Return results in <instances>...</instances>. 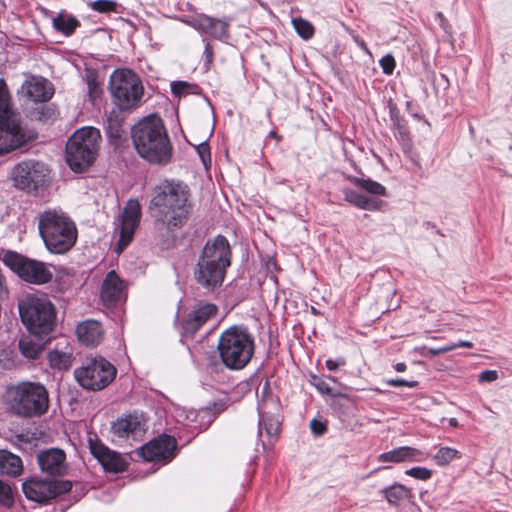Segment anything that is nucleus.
Listing matches in <instances>:
<instances>
[{
  "label": "nucleus",
  "mask_w": 512,
  "mask_h": 512,
  "mask_svg": "<svg viewBox=\"0 0 512 512\" xmlns=\"http://www.w3.org/2000/svg\"><path fill=\"white\" fill-rule=\"evenodd\" d=\"M190 189L174 179H164L151 191L148 211L158 229L174 232L188 222L193 205Z\"/></svg>",
  "instance_id": "1"
},
{
  "label": "nucleus",
  "mask_w": 512,
  "mask_h": 512,
  "mask_svg": "<svg viewBox=\"0 0 512 512\" xmlns=\"http://www.w3.org/2000/svg\"><path fill=\"white\" fill-rule=\"evenodd\" d=\"M231 248L227 238L217 235L204 245L194 267L195 281L205 290L214 291L225 279L231 265Z\"/></svg>",
  "instance_id": "2"
},
{
  "label": "nucleus",
  "mask_w": 512,
  "mask_h": 512,
  "mask_svg": "<svg viewBox=\"0 0 512 512\" xmlns=\"http://www.w3.org/2000/svg\"><path fill=\"white\" fill-rule=\"evenodd\" d=\"M39 234L52 254H66L77 242L78 230L71 217L60 209H46L37 215Z\"/></svg>",
  "instance_id": "3"
},
{
  "label": "nucleus",
  "mask_w": 512,
  "mask_h": 512,
  "mask_svg": "<svg viewBox=\"0 0 512 512\" xmlns=\"http://www.w3.org/2000/svg\"><path fill=\"white\" fill-rule=\"evenodd\" d=\"M217 349L227 368L240 370L250 362L254 354V337L247 327L233 325L221 333Z\"/></svg>",
  "instance_id": "4"
},
{
  "label": "nucleus",
  "mask_w": 512,
  "mask_h": 512,
  "mask_svg": "<svg viewBox=\"0 0 512 512\" xmlns=\"http://www.w3.org/2000/svg\"><path fill=\"white\" fill-rule=\"evenodd\" d=\"M22 323L28 332L50 335L56 324V309L45 295L27 294L18 302Z\"/></svg>",
  "instance_id": "5"
},
{
  "label": "nucleus",
  "mask_w": 512,
  "mask_h": 512,
  "mask_svg": "<svg viewBox=\"0 0 512 512\" xmlns=\"http://www.w3.org/2000/svg\"><path fill=\"white\" fill-rule=\"evenodd\" d=\"M100 140V130H75L68 138L65 161L74 173H85L94 164Z\"/></svg>",
  "instance_id": "6"
},
{
  "label": "nucleus",
  "mask_w": 512,
  "mask_h": 512,
  "mask_svg": "<svg viewBox=\"0 0 512 512\" xmlns=\"http://www.w3.org/2000/svg\"><path fill=\"white\" fill-rule=\"evenodd\" d=\"M108 89L115 106L121 109L138 107L144 96L140 77L131 69L119 68L112 72Z\"/></svg>",
  "instance_id": "7"
},
{
  "label": "nucleus",
  "mask_w": 512,
  "mask_h": 512,
  "mask_svg": "<svg viewBox=\"0 0 512 512\" xmlns=\"http://www.w3.org/2000/svg\"><path fill=\"white\" fill-rule=\"evenodd\" d=\"M137 153L151 164L167 165L172 159V144L166 130H131Z\"/></svg>",
  "instance_id": "8"
},
{
  "label": "nucleus",
  "mask_w": 512,
  "mask_h": 512,
  "mask_svg": "<svg viewBox=\"0 0 512 512\" xmlns=\"http://www.w3.org/2000/svg\"><path fill=\"white\" fill-rule=\"evenodd\" d=\"M12 408L24 417L44 414L49 407L48 392L44 385L36 382H22L10 388Z\"/></svg>",
  "instance_id": "9"
},
{
  "label": "nucleus",
  "mask_w": 512,
  "mask_h": 512,
  "mask_svg": "<svg viewBox=\"0 0 512 512\" xmlns=\"http://www.w3.org/2000/svg\"><path fill=\"white\" fill-rule=\"evenodd\" d=\"M115 366L103 357L87 359L82 366L74 371L78 384L91 391L106 388L116 377Z\"/></svg>",
  "instance_id": "10"
},
{
  "label": "nucleus",
  "mask_w": 512,
  "mask_h": 512,
  "mask_svg": "<svg viewBox=\"0 0 512 512\" xmlns=\"http://www.w3.org/2000/svg\"><path fill=\"white\" fill-rule=\"evenodd\" d=\"M11 176L17 189L27 193L38 192L50 183L51 168L42 161L27 159L13 167Z\"/></svg>",
  "instance_id": "11"
},
{
  "label": "nucleus",
  "mask_w": 512,
  "mask_h": 512,
  "mask_svg": "<svg viewBox=\"0 0 512 512\" xmlns=\"http://www.w3.org/2000/svg\"><path fill=\"white\" fill-rule=\"evenodd\" d=\"M3 262L22 280L31 284H46L53 278V273L46 263L17 252L7 251L3 256Z\"/></svg>",
  "instance_id": "12"
},
{
  "label": "nucleus",
  "mask_w": 512,
  "mask_h": 512,
  "mask_svg": "<svg viewBox=\"0 0 512 512\" xmlns=\"http://www.w3.org/2000/svg\"><path fill=\"white\" fill-rule=\"evenodd\" d=\"M72 489L69 480L47 481L42 479L27 480L22 484V490L27 499L45 503L68 493Z\"/></svg>",
  "instance_id": "13"
},
{
  "label": "nucleus",
  "mask_w": 512,
  "mask_h": 512,
  "mask_svg": "<svg viewBox=\"0 0 512 512\" xmlns=\"http://www.w3.org/2000/svg\"><path fill=\"white\" fill-rule=\"evenodd\" d=\"M177 443L174 437L162 435L137 449V455L149 462H169L176 454Z\"/></svg>",
  "instance_id": "14"
},
{
  "label": "nucleus",
  "mask_w": 512,
  "mask_h": 512,
  "mask_svg": "<svg viewBox=\"0 0 512 512\" xmlns=\"http://www.w3.org/2000/svg\"><path fill=\"white\" fill-rule=\"evenodd\" d=\"M88 447L90 453L106 472L120 473L126 470L128 464L125 458L120 453L104 445L96 435L89 437Z\"/></svg>",
  "instance_id": "15"
},
{
  "label": "nucleus",
  "mask_w": 512,
  "mask_h": 512,
  "mask_svg": "<svg viewBox=\"0 0 512 512\" xmlns=\"http://www.w3.org/2000/svg\"><path fill=\"white\" fill-rule=\"evenodd\" d=\"M141 219V205L137 199H130L122 213L120 224V239L116 245V251L120 253L132 240L135 230Z\"/></svg>",
  "instance_id": "16"
},
{
  "label": "nucleus",
  "mask_w": 512,
  "mask_h": 512,
  "mask_svg": "<svg viewBox=\"0 0 512 512\" xmlns=\"http://www.w3.org/2000/svg\"><path fill=\"white\" fill-rule=\"evenodd\" d=\"M186 23L198 32L208 34L220 41H227L230 37L229 27L231 18L229 17L218 19L205 14H199L189 19Z\"/></svg>",
  "instance_id": "17"
},
{
  "label": "nucleus",
  "mask_w": 512,
  "mask_h": 512,
  "mask_svg": "<svg viewBox=\"0 0 512 512\" xmlns=\"http://www.w3.org/2000/svg\"><path fill=\"white\" fill-rule=\"evenodd\" d=\"M37 463L42 473L51 477H62L68 472L66 453L59 448L41 450L37 454Z\"/></svg>",
  "instance_id": "18"
},
{
  "label": "nucleus",
  "mask_w": 512,
  "mask_h": 512,
  "mask_svg": "<svg viewBox=\"0 0 512 512\" xmlns=\"http://www.w3.org/2000/svg\"><path fill=\"white\" fill-rule=\"evenodd\" d=\"M100 299L108 308H114L126 300L125 282L114 270L109 271L103 280Z\"/></svg>",
  "instance_id": "19"
},
{
  "label": "nucleus",
  "mask_w": 512,
  "mask_h": 512,
  "mask_svg": "<svg viewBox=\"0 0 512 512\" xmlns=\"http://www.w3.org/2000/svg\"><path fill=\"white\" fill-rule=\"evenodd\" d=\"M37 138L36 130H0V156L25 149Z\"/></svg>",
  "instance_id": "20"
},
{
  "label": "nucleus",
  "mask_w": 512,
  "mask_h": 512,
  "mask_svg": "<svg viewBox=\"0 0 512 512\" xmlns=\"http://www.w3.org/2000/svg\"><path fill=\"white\" fill-rule=\"evenodd\" d=\"M113 434L119 438L140 439L146 432V422L141 415L128 414L111 425Z\"/></svg>",
  "instance_id": "21"
},
{
  "label": "nucleus",
  "mask_w": 512,
  "mask_h": 512,
  "mask_svg": "<svg viewBox=\"0 0 512 512\" xmlns=\"http://www.w3.org/2000/svg\"><path fill=\"white\" fill-rule=\"evenodd\" d=\"M217 313L216 305L202 304L191 311L182 322L183 334L193 336L210 318Z\"/></svg>",
  "instance_id": "22"
},
{
  "label": "nucleus",
  "mask_w": 512,
  "mask_h": 512,
  "mask_svg": "<svg viewBox=\"0 0 512 512\" xmlns=\"http://www.w3.org/2000/svg\"><path fill=\"white\" fill-rule=\"evenodd\" d=\"M21 92L34 102H46L53 96L54 89L45 78L31 76L22 84Z\"/></svg>",
  "instance_id": "23"
},
{
  "label": "nucleus",
  "mask_w": 512,
  "mask_h": 512,
  "mask_svg": "<svg viewBox=\"0 0 512 512\" xmlns=\"http://www.w3.org/2000/svg\"><path fill=\"white\" fill-rule=\"evenodd\" d=\"M78 340L86 346H97L103 339L104 331L100 322L87 319L76 327Z\"/></svg>",
  "instance_id": "24"
},
{
  "label": "nucleus",
  "mask_w": 512,
  "mask_h": 512,
  "mask_svg": "<svg viewBox=\"0 0 512 512\" xmlns=\"http://www.w3.org/2000/svg\"><path fill=\"white\" fill-rule=\"evenodd\" d=\"M49 335H40L29 332L19 340V348L24 357L36 359L43 351L46 343L49 341Z\"/></svg>",
  "instance_id": "25"
},
{
  "label": "nucleus",
  "mask_w": 512,
  "mask_h": 512,
  "mask_svg": "<svg viewBox=\"0 0 512 512\" xmlns=\"http://www.w3.org/2000/svg\"><path fill=\"white\" fill-rule=\"evenodd\" d=\"M20 116L11 105L8 90L0 87V128H21Z\"/></svg>",
  "instance_id": "26"
},
{
  "label": "nucleus",
  "mask_w": 512,
  "mask_h": 512,
  "mask_svg": "<svg viewBox=\"0 0 512 512\" xmlns=\"http://www.w3.org/2000/svg\"><path fill=\"white\" fill-rule=\"evenodd\" d=\"M216 415L209 407L190 410L186 415V425L192 429L205 430L214 421Z\"/></svg>",
  "instance_id": "27"
},
{
  "label": "nucleus",
  "mask_w": 512,
  "mask_h": 512,
  "mask_svg": "<svg viewBox=\"0 0 512 512\" xmlns=\"http://www.w3.org/2000/svg\"><path fill=\"white\" fill-rule=\"evenodd\" d=\"M23 470L22 460L19 456L0 450V474L17 477Z\"/></svg>",
  "instance_id": "28"
},
{
  "label": "nucleus",
  "mask_w": 512,
  "mask_h": 512,
  "mask_svg": "<svg viewBox=\"0 0 512 512\" xmlns=\"http://www.w3.org/2000/svg\"><path fill=\"white\" fill-rule=\"evenodd\" d=\"M385 499L389 504L398 506L402 501L408 500L412 497V492L406 486L395 483L382 490Z\"/></svg>",
  "instance_id": "29"
},
{
  "label": "nucleus",
  "mask_w": 512,
  "mask_h": 512,
  "mask_svg": "<svg viewBox=\"0 0 512 512\" xmlns=\"http://www.w3.org/2000/svg\"><path fill=\"white\" fill-rule=\"evenodd\" d=\"M280 421L277 416L267 414L259 409V434L264 430L270 437L279 432Z\"/></svg>",
  "instance_id": "30"
},
{
  "label": "nucleus",
  "mask_w": 512,
  "mask_h": 512,
  "mask_svg": "<svg viewBox=\"0 0 512 512\" xmlns=\"http://www.w3.org/2000/svg\"><path fill=\"white\" fill-rule=\"evenodd\" d=\"M79 25L80 22L75 17L63 13L53 19V27L67 36L71 35Z\"/></svg>",
  "instance_id": "31"
},
{
  "label": "nucleus",
  "mask_w": 512,
  "mask_h": 512,
  "mask_svg": "<svg viewBox=\"0 0 512 512\" xmlns=\"http://www.w3.org/2000/svg\"><path fill=\"white\" fill-rule=\"evenodd\" d=\"M351 182L356 185L358 188L364 190L365 192L372 194V195H378V196H385L386 195V188L370 179V178H358L353 177L351 179Z\"/></svg>",
  "instance_id": "32"
},
{
  "label": "nucleus",
  "mask_w": 512,
  "mask_h": 512,
  "mask_svg": "<svg viewBox=\"0 0 512 512\" xmlns=\"http://www.w3.org/2000/svg\"><path fill=\"white\" fill-rule=\"evenodd\" d=\"M57 115V110L53 104L42 105L32 112V118L44 125L53 124Z\"/></svg>",
  "instance_id": "33"
},
{
  "label": "nucleus",
  "mask_w": 512,
  "mask_h": 512,
  "mask_svg": "<svg viewBox=\"0 0 512 512\" xmlns=\"http://www.w3.org/2000/svg\"><path fill=\"white\" fill-rule=\"evenodd\" d=\"M48 359L51 367L58 370L68 369L71 365V355L58 350L50 351Z\"/></svg>",
  "instance_id": "34"
},
{
  "label": "nucleus",
  "mask_w": 512,
  "mask_h": 512,
  "mask_svg": "<svg viewBox=\"0 0 512 512\" xmlns=\"http://www.w3.org/2000/svg\"><path fill=\"white\" fill-rule=\"evenodd\" d=\"M409 452V446H402L391 451L382 453L379 455L378 460L380 462H394L400 463L407 461V453Z\"/></svg>",
  "instance_id": "35"
},
{
  "label": "nucleus",
  "mask_w": 512,
  "mask_h": 512,
  "mask_svg": "<svg viewBox=\"0 0 512 512\" xmlns=\"http://www.w3.org/2000/svg\"><path fill=\"white\" fill-rule=\"evenodd\" d=\"M460 457V452L451 447H441L433 456L435 462L439 466H445L449 464L453 459Z\"/></svg>",
  "instance_id": "36"
},
{
  "label": "nucleus",
  "mask_w": 512,
  "mask_h": 512,
  "mask_svg": "<svg viewBox=\"0 0 512 512\" xmlns=\"http://www.w3.org/2000/svg\"><path fill=\"white\" fill-rule=\"evenodd\" d=\"M292 24H293L294 29L296 30V32L298 33V35L301 38L308 40L313 37L314 27L309 21L299 17V18H294L292 20Z\"/></svg>",
  "instance_id": "37"
},
{
  "label": "nucleus",
  "mask_w": 512,
  "mask_h": 512,
  "mask_svg": "<svg viewBox=\"0 0 512 512\" xmlns=\"http://www.w3.org/2000/svg\"><path fill=\"white\" fill-rule=\"evenodd\" d=\"M170 86L171 92L178 97L186 94H196L199 90V87L196 84L186 81H173Z\"/></svg>",
  "instance_id": "38"
},
{
  "label": "nucleus",
  "mask_w": 512,
  "mask_h": 512,
  "mask_svg": "<svg viewBox=\"0 0 512 512\" xmlns=\"http://www.w3.org/2000/svg\"><path fill=\"white\" fill-rule=\"evenodd\" d=\"M132 128H165V123L157 113H151L145 117H143L137 125H134Z\"/></svg>",
  "instance_id": "39"
},
{
  "label": "nucleus",
  "mask_w": 512,
  "mask_h": 512,
  "mask_svg": "<svg viewBox=\"0 0 512 512\" xmlns=\"http://www.w3.org/2000/svg\"><path fill=\"white\" fill-rule=\"evenodd\" d=\"M132 109H121L120 107L115 106L108 114H107V128H120L124 121V113L131 111Z\"/></svg>",
  "instance_id": "40"
},
{
  "label": "nucleus",
  "mask_w": 512,
  "mask_h": 512,
  "mask_svg": "<svg viewBox=\"0 0 512 512\" xmlns=\"http://www.w3.org/2000/svg\"><path fill=\"white\" fill-rule=\"evenodd\" d=\"M14 504V495L9 484L0 480V506L11 508Z\"/></svg>",
  "instance_id": "41"
},
{
  "label": "nucleus",
  "mask_w": 512,
  "mask_h": 512,
  "mask_svg": "<svg viewBox=\"0 0 512 512\" xmlns=\"http://www.w3.org/2000/svg\"><path fill=\"white\" fill-rule=\"evenodd\" d=\"M197 151L198 156L200 157L204 167L207 169L211 165V152L210 147L207 140H204L198 144H192Z\"/></svg>",
  "instance_id": "42"
},
{
  "label": "nucleus",
  "mask_w": 512,
  "mask_h": 512,
  "mask_svg": "<svg viewBox=\"0 0 512 512\" xmlns=\"http://www.w3.org/2000/svg\"><path fill=\"white\" fill-rule=\"evenodd\" d=\"M343 194H344L345 201H347L348 203H350L351 205H353L357 208L362 209V207L365 203V200H366V196L358 193L357 191H354V190L348 189V188L343 190Z\"/></svg>",
  "instance_id": "43"
},
{
  "label": "nucleus",
  "mask_w": 512,
  "mask_h": 512,
  "mask_svg": "<svg viewBox=\"0 0 512 512\" xmlns=\"http://www.w3.org/2000/svg\"><path fill=\"white\" fill-rule=\"evenodd\" d=\"M90 7L99 13H108L116 10L117 3L113 0H96L90 4Z\"/></svg>",
  "instance_id": "44"
},
{
  "label": "nucleus",
  "mask_w": 512,
  "mask_h": 512,
  "mask_svg": "<svg viewBox=\"0 0 512 512\" xmlns=\"http://www.w3.org/2000/svg\"><path fill=\"white\" fill-rule=\"evenodd\" d=\"M405 474L415 479L426 481L431 478L432 470L425 467H412L406 470Z\"/></svg>",
  "instance_id": "45"
},
{
  "label": "nucleus",
  "mask_w": 512,
  "mask_h": 512,
  "mask_svg": "<svg viewBox=\"0 0 512 512\" xmlns=\"http://www.w3.org/2000/svg\"><path fill=\"white\" fill-rule=\"evenodd\" d=\"M311 385H313L323 395H333L332 389L329 384L321 377L312 375L310 379Z\"/></svg>",
  "instance_id": "46"
},
{
  "label": "nucleus",
  "mask_w": 512,
  "mask_h": 512,
  "mask_svg": "<svg viewBox=\"0 0 512 512\" xmlns=\"http://www.w3.org/2000/svg\"><path fill=\"white\" fill-rule=\"evenodd\" d=\"M86 83L88 88V94L91 100H95L101 93V89L97 82L95 75L88 74L86 77Z\"/></svg>",
  "instance_id": "47"
},
{
  "label": "nucleus",
  "mask_w": 512,
  "mask_h": 512,
  "mask_svg": "<svg viewBox=\"0 0 512 512\" xmlns=\"http://www.w3.org/2000/svg\"><path fill=\"white\" fill-rule=\"evenodd\" d=\"M382 71L386 75H391L395 69V59L391 54H387L379 61Z\"/></svg>",
  "instance_id": "48"
},
{
  "label": "nucleus",
  "mask_w": 512,
  "mask_h": 512,
  "mask_svg": "<svg viewBox=\"0 0 512 512\" xmlns=\"http://www.w3.org/2000/svg\"><path fill=\"white\" fill-rule=\"evenodd\" d=\"M429 453L425 451H421L419 449L409 447V452L407 453V461H424L429 458Z\"/></svg>",
  "instance_id": "49"
},
{
  "label": "nucleus",
  "mask_w": 512,
  "mask_h": 512,
  "mask_svg": "<svg viewBox=\"0 0 512 512\" xmlns=\"http://www.w3.org/2000/svg\"><path fill=\"white\" fill-rule=\"evenodd\" d=\"M386 203L382 200L374 199L366 196L365 203L362 207L363 210L379 211L382 210Z\"/></svg>",
  "instance_id": "50"
},
{
  "label": "nucleus",
  "mask_w": 512,
  "mask_h": 512,
  "mask_svg": "<svg viewBox=\"0 0 512 512\" xmlns=\"http://www.w3.org/2000/svg\"><path fill=\"white\" fill-rule=\"evenodd\" d=\"M386 383L392 387L405 386V387H409V388H415L419 384L418 381H415V380L408 381V380H405L402 378L389 379L386 381Z\"/></svg>",
  "instance_id": "51"
},
{
  "label": "nucleus",
  "mask_w": 512,
  "mask_h": 512,
  "mask_svg": "<svg viewBox=\"0 0 512 512\" xmlns=\"http://www.w3.org/2000/svg\"><path fill=\"white\" fill-rule=\"evenodd\" d=\"M497 379H498V372L496 370H484L478 376V381L481 383L493 382Z\"/></svg>",
  "instance_id": "52"
},
{
  "label": "nucleus",
  "mask_w": 512,
  "mask_h": 512,
  "mask_svg": "<svg viewBox=\"0 0 512 512\" xmlns=\"http://www.w3.org/2000/svg\"><path fill=\"white\" fill-rule=\"evenodd\" d=\"M310 428L311 431L317 436L322 435L327 430L326 424L317 419L311 420Z\"/></svg>",
  "instance_id": "53"
},
{
  "label": "nucleus",
  "mask_w": 512,
  "mask_h": 512,
  "mask_svg": "<svg viewBox=\"0 0 512 512\" xmlns=\"http://www.w3.org/2000/svg\"><path fill=\"white\" fill-rule=\"evenodd\" d=\"M325 364H326V367L328 370L335 371L339 367L346 365V359L344 357H338L337 359H334V360L327 359Z\"/></svg>",
  "instance_id": "54"
},
{
  "label": "nucleus",
  "mask_w": 512,
  "mask_h": 512,
  "mask_svg": "<svg viewBox=\"0 0 512 512\" xmlns=\"http://www.w3.org/2000/svg\"><path fill=\"white\" fill-rule=\"evenodd\" d=\"M452 350H454V346H450V344H449V345H445V346H442L439 348H429L428 354L431 356H436V355L443 354V353H446V352H449Z\"/></svg>",
  "instance_id": "55"
},
{
  "label": "nucleus",
  "mask_w": 512,
  "mask_h": 512,
  "mask_svg": "<svg viewBox=\"0 0 512 512\" xmlns=\"http://www.w3.org/2000/svg\"><path fill=\"white\" fill-rule=\"evenodd\" d=\"M204 54L206 56V62L211 63L213 59V50L209 42L205 45Z\"/></svg>",
  "instance_id": "56"
},
{
  "label": "nucleus",
  "mask_w": 512,
  "mask_h": 512,
  "mask_svg": "<svg viewBox=\"0 0 512 512\" xmlns=\"http://www.w3.org/2000/svg\"><path fill=\"white\" fill-rule=\"evenodd\" d=\"M450 346H454V349L459 348V347L472 348L473 343L470 341H459L457 343L450 344Z\"/></svg>",
  "instance_id": "57"
},
{
  "label": "nucleus",
  "mask_w": 512,
  "mask_h": 512,
  "mask_svg": "<svg viewBox=\"0 0 512 512\" xmlns=\"http://www.w3.org/2000/svg\"><path fill=\"white\" fill-rule=\"evenodd\" d=\"M120 131H121V130H118V129H115V130H108V132H109V137H110L111 139H114V140H116V139L120 138V137H121V135H120Z\"/></svg>",
  "instance_id": "58"
},
{
  "label": "nucleus",
  "mask_w": 512,
  "mask_h": 512,
  "mask_svg": "<svg viewBox=\"0 0 512 512\" xmlns=\"http://www.w3.org/2000/svg\"><path fill=\"white\" fill-rule=\"evenodd\" d=\"M395 370L397 372H404L406 370V364L403 362H399L395 365Z\"/></svg>",
  "instance_id": "59"
},
{
  "label": "nucleus",
  "mask_w": 512,
  "mask_h": 512,
  "mask_svg": "<svg viewBox=\"0 0 512 512\" xmlns=\"http://www.w3.org/2000/svg\"><path fill=\"white\" fill-rule=\"evenodd\" d=\"M268 138H273L276 141H279V139H280V137H279V135H278L276 130H270V132L268 134Z\"/></svg>",
  "instance_id": "60"
},
{
  "label": "nucleus",
  "mask_w": 512,
  "mask_h": 512,
  "mask_svg": "<svg viewBox=\"0 0 512 512\" xmlns=\"http://www.w3.org/2000/svg\"><path fill=\"white\" fill-rule=\"evenodd\" d=\"M355 41L357 42V44L365 51H367V46L365 44V42L363 40H359L358 37H355Z\"/></svg>",
  "instance_id": "61"
},
{
  "label": "nucleus",
  "mask_w": 512,
  "mask_h": 512,
  "mask_svg": "<svg viewBox=\"0 0 512 512\" xmlns=\"http://www.w3.org/2000/svg\"><path fill=\"white\" fill-rule=\"evenodd\" d=\"M449 425L452 427H458V420L456 418H450Z\"/></svg>",
  "instance_id": "62"
},
{
  "label": "nucleus",
  "mask_w": 512,
  "mask_h": 512,
  "mask_svg": "<svg viewBox=\"0 0 512 512\" xmlns=\"http://www.w3.org/2000/svg\"><path fill=\"white\" fill-rule=\"evenodd\" d=\"M0 87H1L2 89H4V90H7V89H6L5 82H4V80H3V79H0Z\"/></svg>",
  "instance_id": "63"
},
{
  "label": "nucleus",
  "mask_w": 512,
  "mask_h": 512,
  "mask_svg": "<svg viewBox=\"0 0 512 512\" xmlns=\"http://www.w3.org/2000/svg\"><path fill=\"white\" fill-rule=\"evenodd\" d=\"M331 381L336 382V379L334 377L329 376L328 377Z\"/></svg>",
  "instance_id": "64"
}]
</instances>
